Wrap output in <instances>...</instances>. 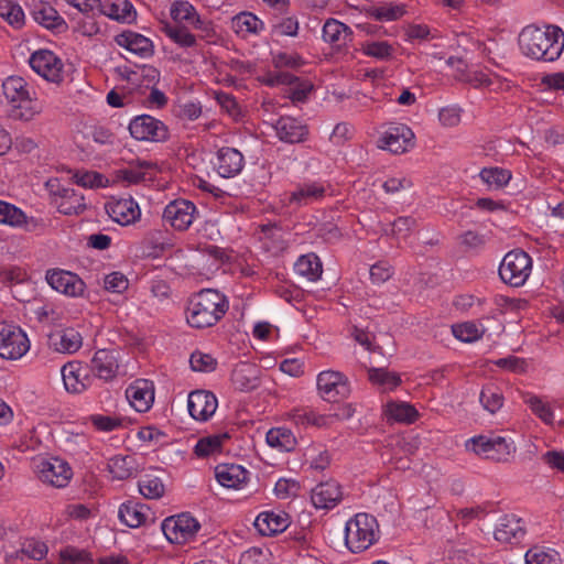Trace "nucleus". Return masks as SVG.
Listing matches in <instances>:
<instances>
[{"mask_svg":"<svg viewBox=\"0 0 564 564\" xmlns=\"http://www.w3.org/2000/svg\"><path fill=\"white\" fill-rule=\"evenodd\" d=\"M519 46L532 59L554 62L564 50V32L556 25H547L544 30L528 25L519 34Z\"/></svg>","mask_w":564,"mask_h":564,"instance_id":"f257e3e1","label":"nucleus"},{"mask_svg":"<svg viewBox=\"0 0 564 564\" xmlns=\"http://www.w3.org/2000/svg\"><path fill=\"white\" fill-rule=\"evenodd\" d=\"M228 308L229 302L223 293L204 289L191 297L186 321L194 328L212 327L226 315Z\"/></svg>","mask_w":564,"mask_h":564,"instance_id":"f03ea898","label":"nucleus"},{"mask_svg":"<svg viewBox=\"0 0 564 564\" xmlns=\"http://www.w3.org/2000/svg\"><path fill=\"white\" fill-rule=\"evenodd\" d=\"M378 535L379 524L371 514L357 513L346 523L345 542L352 553H360L369 549L377 541Z\"/></svg>","mask_w":564,"mask_h":564,"instance_id":"7ed1b4c3","label":"nucleus"},{"mask_svg":"<svg viewBox=\"0 0 564 564\" xmlns=\"http://www.w3.org/2000/svg\"><path fill=\"white\" fill-rule=\"evenodd\" d=\"M532 260L523 250L516 249L508 252L500 267L501 280L514 288L522 286L531 274Z\"/></svg>","mask_w":564,"mask_h":564,"instance_id":"20e7f679","label":"nucleus"},{"mask_svg":"<svg viewBox=\"0 0 564 564\" xmlns=\"http://www.w3.org/2000/svg\"><path fill=\"white\" fill-rule=\"evenodd\" d=\"M200 525L188 513L170 517L161 523V530L171 543L182 544L194 538Z\"/></svg>","mask_w":564,"mask_h":564,"instance_id":"39448f33","label":"nucleus"},{"mask_svg":"<svg viewBox=\"0 0 564 564\" xmlns=\"http://www.w3.org/2000/svg\"><path fill=\"white\" fill-rule=\"evenodd\" d=\"M29 350L26 335L13 325L0 322V357L19 359Z\"/></svg>","mask_w":564,"mask_h":564,"instance_id":"423d86ee","label":"nucleus"},{"mask_svg":"<svg viewBox=\"0 0 564 564\" xmlns=\"http://www.w3.org/2000/svg\"><path fill=\"white\" fill-rule=\"evenodd\" d=\"M317 388L325 401L337 402L346 399L350 394V384L348 378L334 370L322 371L317 376Z\"/></svg>","mask_w":564,"mask_h":564,"instance_id":"0eeeda50","label":"nucleus"},{"mask_svg":"<svg viewBox=\"0 0 564 564\" xmlns=\"http://www.w3.org/2000/svg\"><path fill=\"white\" fill-rule=\"evenodd\" d=\"M467 448L482 458L495 462L507 460L511 453L510 444L502 436H475L467 443Z\"/></svg>","mask_w":564,"mask_h":564,"instance_id":"6e6552de","label":"nucleus"},{"mask_svg":"<svg viewBox=\"0 0 564 564\" xmlns=\"http://www.w3.org/2000/svg\"><path fill=\"white\" fill-rule=\"evenodd\" d=\"M39 478L53 487L64 488L72 478V469L68 464L61 458H42L35 464Z\"/></svg>","mask_w":564,"mask_h":564,"instance_id":"1a4fd4ad","label":"nucleus"},{"mask_svg":"<svg viewBox=\"0 0 564 564\" xmlns=\"http://www.w3.org/2000/svg\"><path fill=\"white\" fill-rule=\"evenodd\" d=\"M130 134L140 141H165L169 137L167 127L159 119L141 115L131 120L129 124Z\"/></svg>","mask_w":564,"mask_h":564,"instance_id":"9d476101","label":"nucleus"},{"mask_svg":"<svg viewBox=\"0 0 564 564\" xmlns=\"http://www.w3.org/2000/svg\"><path fill=\"white\" fill-rule=\"evenodd\" d=\"M31 68L52 83H59L63 79L62 61L48 50H40L34 52L29 59Z\"/></svg>","mask_w":564,"mask_h":564,"instance_id":"9b49d317","label":"nucleus"},{"mask_svg":"<svg viewBox=\"0 0 564 564\" xmlns=\"http://www.w3.org/2000/svg\"><path fill=\"white\" fill-rule=\"evenodd\" d=\"M195 212L196 207L192 202L175 199L164 208L163 219L174 229L184 231L192 225Z\"/></svg>","mask_w":564,"mask_h":564,"instance_id":"f8f14e48","label":"nucleus"},{"mask_svg":"<svg viewBox=\"0 0 564 564\" xmlns=\"http://www.w3.org/2000/svg\"><path fill=\"white\" fill-rule=\"evenodd\" d=\"M414 133L405 124L389 128L380 138L379 148L389 150L394 154H401L413 147Z\"/></svg>","mask_w":564,"mask_h":564,"instance_id":"ddd939ff","label":"nucleus"},{"mask_svg":"<svg viewBox=\"0 0 564 564\" xmlns=\"http://www.w3.org/2000/svg\"><path fill=\"white\" fill-rule=\"evenodd\" d=\"M45 279L54 290L69 296L82 295L85 290L84 281L77 274L69 271L48 270Z\"/></svg>","mask_w":564,"mask_h":564,"instance_id":"4468645a","label":"nucleus"},{"mask_svg":"<svg viewBox=\"0 0 564 564\" xmlns=\"http://www.w3.org/2000/svg\"><path fill=\"white\" fill-rule=\"evenodd\" d=\"M187 408L193 419L206 421L215 413L217 409V399L208 391H193L188 395Z\"/></svg>","mask_w":564,"mask_h":564,"instance_id":"2eb2a0df","label":"nucleus"},{"mask_svg":"<svg viewBox=\"0 0 564 564\" xmlns=\"http://www.w3.org/2000/svg\"><path fill=\"white\" fill-rule=\"evenodd\" d=\"M126 397L135 411L145 412L154 401L153 383L145 379L135 380L127 388Z\"/></svg>","mask_w":564,"mask_h":564,"instance_id":"dca6fc26","label":"nucleus"},{"mask_svg":"<svg viewBox=\"0 0 564 564\" xmlns=\"http://www.w3.org/2000/svg\"><path fill=\"white\" fill-rule=\"evenodd\" d=\"M119 518L121 522L130 528L147 525L148 522H154L155 518L148 505L135 501H127L119 508Z\"/></svg>","mask_w":564,"mask_h":564,"instance_id":"f3484780","label":"nucleus"},{"mask_svg":"<svg viewBox=\"0 0 564 564\" xmlns=\"http://www.w3.org/2000/svg\"><path fill=\"white\" fill-rule=\"evenodd\" d=\"M118 352L116 350L99 349L91 359L93 373L105 381L112 380L118 372Z\"/></svg>","mask_w":564,"mask_h":564,"instance_id":"a211bd4d","label":"nucleus"},{"mask_svg":"<svg viewBox=\"0 0 564 564\" xmlns=\"http://www.w3.org/2000/svg\"><path fill=\"white\" fill-rule=\"evenodd\" d=\"M82 345V335L72 327L55 330L48 335V346L57 352L74 354Z\"/></svg>","mask_w":564,"mask_h":564,"instance_id":"6ab92c4d","label":"nucleus"},{"mask_svg":"<svg viewBox=\"0 0 564 564\" xmlns=\"http://www.w3.org/2000/svg\"><path fill=\"white\" fill-rule=\"evenodd\" d=\"M107 213L111 219L122 226L135 223L141 212L132 198H121L107 205Z\"/></svg>","mask_w":564,"mask_h":564,"instance_id":"aec40b11","label":"nucleus"},{"mask_svg":"<svg viewBox=\"0 0 564 564\" xmlns=\"http://www.w3.org/2000/svg\"><path fill=\"white\" fill-rule=\"evenodd\" d=\"M260 369L250 362H239L231 372V382L240 391H252L260 384Z\"/></svg>","mask_w":564,"mask_h":564,"instance_id":"412c9836","label":"nucleus"},{"mask_svg":"<svg viewBox=\"0 0 564 564\" xmlns=\"http://www.w3.org/2000/svg\"><path fill=\"white\" fill-rule=\"evenodd\" d=\"M341 498L340 486L334 480L321 482L312 489L311 500L319 509L334 508Z\"/></svg>","mask_w":564,"mask_h":564,"instance_id":"4be33fe9","label":"nucleus"},{"mask_svg":"<svg viewBox=\"0 0 564 564\" xmlns=\"http://www.w3.org/2000/svg\"><path fill=\"white\" fill-rule=\"evenodd\" d=\"M274 128L279 139L288 143L303 142L308 134L307 127L292 117H281Z\"/></svg>","mask_w":564,"mask_h":564,"instance_id":"5701e85b","label":"nucleus"},{"mask_svg":"<svg viewBox=\"0 0 564 564\" xmlns=\"http://www.w3.org/2000/svg\"><path fill=\"white\" fill-rule=\"evenodd\" d=\"M80 362L70 361L62 367V377L65 389L70 393H82L90 386V377L82 373Z\"/></svg>","mask_w":564,"mask_h":564,"instance_id":"b1692460","label":"nucleus"},{"mask_svg":"<svg viewBox=\"0 0 564 564\" xmlns=\"http://www.w3.org/2000/svg\"><path fill=\"white\" fill-rule=\"evenodd\" d=\"M242 166L243 156L237 149L225 147L218 150L216 169L220 176H235L242 170Z\"/></svg>","mask_w":564,"mask_h":564,"instance_id":"393cba45","label":"nucleus"},{"mask_svg":"<svg viewBox=\"0 0 564 564\" xmlns=\"http://www.w3.org/2000/svg\"><path fill=\"white\" fill-rule=\"evenodd\" d=\"M116 43L141 57L150 56L153 53L152 42L142 34L124 31L116 36Z\"/></svg>","mask_w":564,"mask_h":564,"instance_id":"a878e982","label":"nucleus"},{"mask_svg":"<svg viewBox=\"0 0 564 564\" xmlns=\"http://www.w3.org/2000/svg\"><path fill=\"white\" fill-rule=\"evenodd\" d=\"M33 19L46 28L47 30H52L54 32L61 33L67 30V23L65 20L58 14V12L47 3H40L32 10Z\"/></svg>","mask_w":564,"mask_h":564,"instance_id":"bb28decb","label":"nucleus"},{"mask_svg":"<svg viewBox=\"0 0 564 564\" xmlns=\"http://www.w3.org/2000/svg\"><path fill=\"white\" fill-rule=\"evenodd\" d=\"M99 12L113 20L131 22L135 19V10L128 0H107L98 4Z\"/></svg>","mask_w":564,"mask_h":564,"instance_id":"cd10ccee","label":"nucleus"},{"mask_svg":"<svg viewBox=\"0 0 564 564\" xmlns=\"http://www.w3.org/2000/svg\"><path fill=\"white\" fill-rule=\"evenodd\" d=\"M108 470L113 478L126 480L135 476L139 471V464L133 455H117L109 459Z\"/></svg>","mask_w":564,"mask_h":564,"instance_id":"c85d7f7f","label":"nucleus"},{"mask_svg":"<svg viewBox=\"0 0 564 564\" xmlns=\"http://www.w3.org/2000/svg\"><path fill=\"white\" fill-rule=\"evenodd\" d=\"M218 482L227 488H238L247 480L248 471L240 465L223 464L215 468Z\"/></svg>","mask_w":564,"mask_h":564,"instance_id":"c756f323","label":"nucleus"},{"mask_svg":"<svg viewBox=\"0 0 564 564\" xmlns=\"http://www.w3.org/2000/svg\"><path fill=\"white\" fill-rule=\"evenodd\" d=\"M525 534L520 519L514 517H505L495 530V539L499 542L511 543L519 542Z\"/></svg>","mask_w":564,"mask_h":564,"instance_id":"7c9ffc66","label":"nucleus"},{"mask_svg":"<svg viewBox=\"0 0 564 564\" xmlns=\"http://www.w3.org/2000/svg\"><path fill=\"white\" fill-rule=\"evenodd\" d=\"M254 528L261 535H272L288 528V518L274 512H261L254 520Z\"/></svg>","mask_w":564,"mask_h":564,"instance_id":"2f4dec72","label":"nucleus"},{"mask_svg":"<svg viewBox=\"0 0 564 564\" xmlns=\"http://www.w3.org/2000/svg\"><path fill=\"white\" fill-rule=\"evenodd\" d=\"M325 194L323 184L313 182L300 184L291 194L289 198L290 204L307 205L319 198Z\"/></svg>","mask_w":564,"mask_h":564,"instance_id":"473e14b6","label":"nucleus"},{"mask_svg":"<svg viewBox=\"0 0 564 564\" xmlns=\"http://www.w3.org/2000/svg\"><path fill=\"white\" fill-rule=\"evenodd\" d=\"M57 209L64 215H79L86 209L84 196L73 188H63L59 192Z\"/></svg>","mask_w":564,"mask_h":564,"instance_id":"72a5a7b5","label":"nucleus"},{"mask_svg":"<svg viewBox=\"0 0 564 564\" xmlns=\"http://www.w3.org/2000/svg\"><path fill=\"white\" fill-rule=\"evenodd\" d=\"M350 29L337 20L329 19L323 26L324 41L338 47L345 45L346 41L350 40Z\"/></svg>","mask_w":564,"mask_h":564,"instance_id":"f704fd0d","label":"nucleus"},{"mask_svg":"<svg viewBox=\"0 0 564 564\" xmlns=\"http://www.w3.org/2000/svg\"><path fill=\"white\" fill-rule=\"evenodd\" d=\"M294 270L310 281H316L323 272L322 262L314 253L301 256L294 264Z\"/></svg>","mask_w":564,"mask_h":564,"instance_id":"c9c22d12","label":"nucleus"},{"mask_svg":"<svg viewBox=\"0 0 564 564\" xmlns=\"http://www.w3.org/2000/svg\"><path fill=\"white\" fill-rule=\"evenodd\" d=\"M161 30L174 43L182 47H192L196 44L195 36L184 25L164 22Z\"/></svg>","mask_w":564,"mask_h":564,"instance_id":"e433bc0d","label":"nucleus"},{"mask_svg":"<svg viewBox=\"0 0 564 564\" xmlns=\"http://www.w3.org/2000/svg\"><path fill=\"white\" fill-rule=\"evenodd\" d=\"M263 28V23L250 12H241L231 19V29L237 34L257 33Z\"/></svg>","mask_w":564,"mask_h":564,"instance_id":"4c0bfd02","label":"nucleus"},{"mask_svg":"<svg viewBox=\"0 0 564 564\" xmlns=\"http://www.w3.org/2000/svg\"><path fill=\"white\" fill-rule=\"evenodd\" d=\"M2 90L6 99L12 105L29 95L25 80L19 76L8 77L2 83Z\"/></svg>","mask_w":564,"mask_h":564,"instance_id":"58836bf2","label":"nucleus"},{"mask_svg":"<svg viewBox=\"0 0 564 564\" xmlns=\"http://www.w3.org/2000/svg\"><path fill=\"white\" fill-rule=\"evenodd\" d=\"M228 438L229 435L227 433L203 437L195 445L194 453L198 457H207L212 454L220 452L224 442Z\"/></svg>","mask_w":564,"mask_h":564,"instance_id":"ea45409f","label":"nucleus"},{"mask_svg":"<svg viewBox=\"0 0 564 564\" xmlns=\"http://www.w3.org/2000/svg\"><path fill=\"white\" fill-rule=\"evenodd\" d=\"M267 443L271 447H276L282 451L290 452L294 448L295 437L293 436V434L290 430L283 429V427H276V429H271L267 433Z\"/></svg>","mask_w":564,"mask_h":564,"instance_id":"a19ab883","label":"nucleus"},{"mask_svg":"<svg viewBox=\"0 0 564 564\" xmlns=\"http://www.w3.org/2000/svg\"><path fill=\"white\" fill-rule=\"evenodd\" d=\"M0 17L15 29H21L24 25L22 8L11 0H0Z\"/></svg>","mask_w":564,"mask_h":564,"instance_id":"79ce46f5","label":"nucleus"},{"mask_svg":"<svg viewBox=\"0 0 564 564\" xmlns=\"http://www.w3.org/2000/svg\"><path fill=\"white\" fill-rule=\"evenodd\" d=\"M41 108L39 105L30 98V95L22 98L19 102L12 105L10 116L13 119L23 121H30L35 115L40 113Z\"/></svg>","mask_w":564,"mask_h":564,"instance_id":"37998d69","label":"nucleus"},{"mask_svg":"<svg viewBox=\"0 0 564 564\" xmlns=\"http://www.w3.org/2000/svg\"><path fill=\"white\" fill-rule=\"evenodd\" d=\"M138 486L140 494L145 499H160L165 492V487L162 480L152 475H144Z\"/></svg>","mask_w":564,"mask_h":564,"instance_id":"c03bdc74","label":"nucleus"},{"mask_svg":"<svg viewBox=\"0 0 564 564\" xmlns=\"http://www.w3.org/2000/svg\"><path fill=\"white\" fill-rule=\"evenodd\" d=\"M479 176L489 187L499 189L508 184L511 173L500 167H485L480 171Z\"/></svg>","mask_w":564,"mask_h":564,"instance_id":"a18cd8bd","label":"nucleus"},{"mask_svg":"<svg viewBox=\"0 0 564 564\" xmlns=\"http://www.w3.org/2000/svg\"><path fill=\"white\" fill-rule=\"evenodd\" d=\"M453 335L465 343H471L482 337L485 328L474 322H465L452 326Z\"/></svg>","mask_w":564,"mask_h":564,"instance_id":"49530a36","label":"nucleus"},{"mask_svg":"<svg viewBox=\"0 0 564 564\" xmlns=\"http://www.w3.org/2000/svg\"><path fill=\"white\" fill-rule=\"evenodd\" d=\"M387 408L388 414L398 422L413 423L419 416L415 408L405 402H390Z\"/></svg>","mask_w":564,"mask_h":564,"instance_id":"de8ad7c7","label":"nucleus"},{"mask_svg":"<svg viewBox=\"0 0 564 564\" xmlns=\"http://www.w3.org/2000/svg\"><path fill=\"white\" fill-rule=\"evenodd\" d=\"M155 164L148 161H138L135 165L119 171V176L129 184L145 181L147 171L154 169Z\"/></svg>","mask_w":564,"mask_h":564,"instance_id":"09e8293b","label":"nucleus"},{"mask_svg":"<svg viewBox=\"0 0 564 564\" xmlns=\"http://www.w3.org/2000/svg\"><path fill=\"white\" fill-rule=\"evenodd\" d=\"M368 377L373 384H378L391 390L401 383V378L398 373L389 372L384 368H369Z\"/></svg>","mask_w":564,"mask_h":564,"instance_id":"8fccbe9b","label":"nucleus"},{"mask_svg":"<svg viewBox=\"0 0 564 564\" xmlns=\"http://www.w3.org/2000/svg\"><path fill=\"white\" fill-rule=\"evenodd\" d=\"M479 401L485 410L496 413L503 405V395L497 387L489 384L482 388Z\"/></svg>","mask_w":564,"mask_h":564,"instance_id":"3c124183","label":"nucleus"},{"mask_svg":"<svg viewBox=\"0 0 564 564\" xmlns=\"http://www.w3.org/2000/svg\"><path fill=\"white\" fill-rule=\"evenodd\" d=\"M404 8L402 6L384 4L380 7H371L367 9V14L375 18L378 21H394L404 14Z\"/></svg>","mask_w":564,"mask_h":564,"instance_id":"603ef678","label":"nucleus"},{"mask_svg":"<svg viewBox=\"0 0 564 564\" xmlns=\"http://www.w3.org/2000/svg\"><path fill=\"white\" fill-rule=\"evenodd\" d=\"M171 17L174 23L180 24L183 21L189 22L196 20V23H200V18L196 14L195 8L187 1H177L171 8Z\"/></svg>","mask_w":564,"mask_h":564,"instance_id":"864d4df0","label":"nucleus"},{"mask_svg":"<svg viewBox=\"0 0 564 564\" xmlns=\"http://www.w3.org/2000/svg\"><path fill=\"white\" fill-rule=\"evenodd\" d=\"M47 554V546L45 543L40 541H31L23 545L18 552L17 557L24 560L30 558L34 561H41Z\"/></svg>","mask_w":564,"mask_h":564,"instance_id":"5fc2aeb1","label":"nucleus"},{"mask_svg":"<svg viewBox=\"0 0 564 564\" xmlns=\"http://www.w3.org/2000/svg\"><path fill=\"white\" fill-rule=\"evenodd\" d=\"M59 556L64 564H93L94 562L87 551L74 546H67L62 550Z\"/></svg>","mask_w":564,"mask_h":564,"instance_id":"6e6d98bb","label":"nucleus"},{"mask_svg":"<svg viewBox=\"0 0 564 564\" xmlns=\"http://www.w3.org/2000/svg\"><path fill=\"white\" fill-rule=\"evenodd\" d=\"M189 364L194 371L212 372L216 369L217 360L209 354L195 351L191 355Z\"/></svg>","mask_w":564,"mask_h":564,"instance_id":"4d7b16f0","label":"nucleus"},{"mask_svg":"<svg viewBox=\"0 0 564 564\" xmlns=\"http://www.w3.org/2000/svg\"><path fill=\"white\" fill-rule=\"evenodd\" d=\"M524 401L530 406L531 411L544 423L551 424L553 422V411L551 410L550 405L544 403L539 397L530 395Z\"/></svg>","mask_w":564,"mask_h":564,"instance_id":"13d9d810","label":"nucleus"},{"mask_svg":"<svg viewBox=\"0 0 564 564\" xmlns=\"http://www.w3.org/2000/svg\"><path fill=\"white\" fill-rule=\"evenodd\" d=\"M23 219L22 210L4 200H0V224L15 227Z\"/></svg>","mask_w":564,"mask_h":564,"instance_id":"bf43d9fd","label":"nucleus"},{"mask_svg":"<svg viewBox=\"0 0 564 564\" xmlns=\"http://www.w3.org/2000/svg\"><path fill=\"white\" fill-rule=\"evenodd\" d=\"M127 79L129 82L140 80V83L145 87H154L160 80V72L153 66H144L141 69L140 76L135 72H130Z\"/></svg>","mask_w":564,"mask_h":564,"instance_id":"052dcab7","label":"nucleus"},{"mask_svg":"<svg viewBox=\"0 0 564 564\" xmlns=\"http://www.w3.org/2000/svg\"><path fill=\"white\" fill-rule=\"evenodd\" d=\"M392 46L388 42H367L362 44V52L371 57L387 59L392 54Z\"/></svg>","mask_w":564,"mask_h":564,"instance_id":"680f3d73","label":"nucleus"},{"mask_svg":"<svg viewBox=\"0 0 564 564\" xmlns=\"http://www.w3.org/2000/svg\"><path fill=\"white\" fill-rule=\"evenodd\" d=\"M74 31L83 36L91 37L98 34L100 29L94 17L89 15L88 13L77 18V25L75 26Z\"/></svg>","mask_w":564,"mask_h":564,"instance_id":"e2e57ef3","label":"nucleus"},{"mask_svg":"<svg viewBox=\"0 0 564 564\" xmlns=\"http://www.w3.org/2000/svg\"><path fill=\"white\" fill-rule=\"evenodd\" d=\"M73 177L83 187L94 188L104 186V175L97 172H77Z\"/></svg>","mask_w":564,"mask_h":564,"instance_id":"0e129e2a","label":"nucleus"},{"mask_svg":"<svg viewBox=\"0 0 564 564\" xmlns=\"http://www.w3.org/2000/svg\"><path fill=\"white\" fill-rule=\"evenodd\" d=\"M90 421L93 425L102 432H111L122 426V420L115 416H106V415H91Z\"/></svg>","mask_w":564,"mask_h":564,"instance_id":"69168bd1","label":"nucleus"},{"mask_svg":"<svg viewBox=\"0 0 564 564\" xmlns=\"http://www.w3.org/2000/svg\"><path fill=\"white\" fill-rule=\"evenodd\" d=\"M128 279L120 272H112L105 278V289L113 293H122L128 289Z\"/></svg>","mask_w":564,"mask_h":564,"instance_id":"338daca9","label":"nucleus"},{"mask_svg":"<svg viewBox=\"0 0 564 564\" xmlns=\"http://www.w3.org/2000/svg\"><path fill=\"white\" fill-rule=\"evenodd\" d=\"M239 564H268V555L262 550L252 547L241 554Z\"/></svg>","mask_w":564,"mask_h":564,"instance_id":"774afa93","label":"nucleus"}]
</instances>
